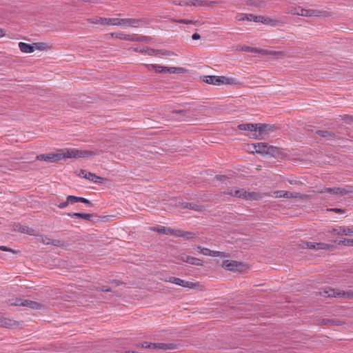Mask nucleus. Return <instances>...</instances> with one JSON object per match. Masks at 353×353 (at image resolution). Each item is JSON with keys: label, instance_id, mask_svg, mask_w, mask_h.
Returning a JSON list of instances; mask_svg holds the SVG:
<instances>
[{"label": "nucleus", "instance_id": "f257e3e1", "mask_svg": "<svg viewBox=\"0 0 353 353\" xmlns=\"http://www.w3.org/2000/svg\"><path fill=\"white\" fill-rule=\"evenodd\" d=\"M62 159L66 158H83L88 159L94 157L97 154V152L92 150H79L77 148H70L62 150Z\"/></svg>", "mask_w": 353, "mask_h": 353}, {"label": "nucleus", "instance_id": "f03ea898", "mask_svg": "<svg viewBox=\"0 0 353 353\" xmlns=\"http://www.w3.org/2000/svg\"><path fill=\"white\" fill-rule=\"evenodd\" d=\"M161 280H163L165 282L172 283H174V284L184 287V288H190V289L199 288L201 290H203L204 289L203 286L202 285H201L199 282L193 283V282L185 281V280H183V279H181L179 278L174 277V276H170L166 279H161Z\"/></svg>", "mask_w": 353, "mask_h": 353}, {"label": "nucleus", "instance_id": "7ed1b4c3", "mask_svg": "<svg viewBox=\"0 0 353 353\" xmlns=\"http://www.w3.org/2000/svg\"><path fill=\"white\" fill-rule=\"evenodd\" d=\"M316 294H319L324 297L345 298L350 296V292H345L344 291H341L339 290H334L332 288H325L323 290L316 292Z\"/></svg>", "mask_w": 353, "mask_h": 353}, {"label": "nucleus", "instance_id": "20e7f679", "mask_svg": "<svg viewBox=\"0 0 353 353\" xmlns=\"http://www.w3.org/2000/svg\"><path fill=\"white\" fill-rule=\"evenodd\" d=\"M319 193H330L331 195L334 196H342L346 195L350 192H352V190L350 188H339V187H334V188H325L321 190H318Z\"/></svg>", "mask_w": 353, "mask_h": 353}, {"label": "nucleus", "instance_id": "39448f33", "mask_svg": "<svg viewBox=\"0 0 353 353\" xmlns=\"http://www.w3.org/2000/svg\"><path fill=\"white\" fill-rule=\"evenodd\" d=\"M259 123H244V136L250 139H260Z\"/></svg>", "mask_w": 353, "mask_h": 353}, {"label": "nucleus", "instance_id": "423d86ee", "mask_svg": "<svg viewBox=\"0 0 353 353\" xmlns=\"http://www.w3.org/2000/svg\"><path fill=\"white\" fill-rule=\"evenodd\" d=\"M278 148L272 145H268L265 143H256L255 152L262 155L270 154L274 156L276 153Z\"/></svg>", "mask_w": 353, "mask_h": 353}, {"label": "nucleus", "instance_id": "0eeeda50", "mask_svg": "<svg viewBox=\"0 0 353 353\" xmlns=\"http://www.w3.org/2000/svg\"><path fill=\"white\" fill-rule=\"evenodd\" d=\"M203 81L208 84L220 85L230 83V79L223 76H205Z\"/></svg>", "mask_w": 353, "mask_h": 353}, {"label": "nucleus", "instance_id": "6e6552de", "mask_svg": "<svg viewBox=\"0 0 353 353\" xmlns=\"http://www.w3.org/2000/svg\"><path fill=\"white\" fill-rule=\"evenodd\" d=\"M301 16L311 17H328L330 16V12L327 10H318V9H304L301 11Z\"/></svg>", "mask_w": 353, "mask_h": 353}, {"label": "nucleus", "instance_id": "1a4fd4ad", "mask_svg": "<svg viewBox=\"0 0 353 353\" xmlns=\"http://www.w3.org/2000/svg\"><path fill=\"white\" fill-rule=\"evenodd\" d=\"M36 159L48 163L57 162L62 159V154L61 152H58L39 154L37 156Z\"/></svg>", "mask_w": 353, "mask_h": 353}, {"label": "nucleus", "instance_id": "9d476101", "mask_svg": "<svg viewBox=\"0 0 353 353\" xmlns=\"http://www.w3.org/2000/svg\"><path fill=\"white\" fill-rule=\"evenodd\" d=\"M330 233L336 235L353 236V225L339 226L329 231Z\"/></svg>", "mask_w": 353, "mask_h": 353}, {"label": "nucleus", "instance_id": "9b49d317", "mask_svg": "<svg viewBox=\"0 0 353 353\" xmlns=\"http://www.w3.org/2000/svg\"><path fill=\"white\" fill-rule=\"evenodd\" d=\"M88 21L94 24H101L103 26H116L117 18H103L97 17L95 19H89Z\"/></svg>", "mask_w": 353, "mask_h": 353}, {"label": "nucleus", "instance_id": "f8f14e48", "mask_svg": "<svg viewBox=\"0 0 353 353\" xmlns=\"http://www.w3.org/2000/svg\"><path fill=\"white\" fill-rule=\"evenodd\" d=\"M223 268L229 271H240L243 265L240 262H237L236 261H229L225 260L223 262L222 265Z\"/></svg>", "mask_w": 353, "mask_h": 353}, {"label": "nucleus", "instance_id": "ddd939ff", "mask_svg": "<svg viewBox=\"0 0 353 353\" xmlns=\"http://www.w3.org/2000/svg\"><path fill=\"white\" fill-rule=\"evenodd\" d=\"M182 347L180 343H157V349L165 351H172L178 350Z\"/></svg>", "mask_w": 353, "mask_h": 353}, {"label": "nucleus", "instance_id": "4468645a", "mask_svg": "<svg viewBox=\"0 0 353 353\" xmlns=\"http://www.w3.org/2000/svg\"><path fill=\"white\" fill-rule=\"evenodd\" d=\"M139 19H119L117 18V21L116 22V26H130V27H137L140 23Z\"/></svg>", "mask_w": 353, "mask_h": 353}, {"label": "nucleus", "instance_id": "2eb2a0df", "mask_svg": "<svg viewBox=\"0 0 353 353\" xmlns=\"http://www.w3.org/2000/svg\"><path fill=\"white\" fill-rule=\"evenodd\" d=\"M274 125L259 123L258 129L260 134V139L263 136L268 134L270 132L274 131Z\"/></svg>", "mask_w": 353, "mask_h": 353}, {"label": "nucleus", "instance_id": "dca6fc26", "mask_svg": "<svg viewBox=\"0 0 353 353\" xmlns=\"http://www.w3.org/2000/svg\"><path fill=\"white\" fill-rule=\"evenodd\" d=\"M14 230L21 233L28 234L30 235H36L35 230L26 225H21L20 224L15 225L14 226Z\"/></svg>", "mask_w": 353, "mask_h": 353}, {"label": "nucleus", "instance_id": "f3484780", "mask_svg": "<svg viewBox=\"0 0 353 353\" xmlns=\"http://www.w3.org/2000/svg\"><path fill=\"white\" fill-rule=\"evenodd\" d=\"M306 246H307V249L312 250H329L332 247V245L327 243L312 242H308Z\"/></svg>", "mask_w": 353, "mask_h": 353}, {"label": "nucleus", "instance_id": "a211bd4d", "mask_svg": "<svg viewBox=\"0 0 353 353\" xmlns=\"http://www.w3.org/2000/svg\"><path fill=\"white\" fill-rule=\"evenodd\" d=\"M255 19L258 20L261 23H263L266 25H270L272 26H276L280 23L279 20L263 16H259V17H255Z\"/></svg>", "mask_w": 353, "mask_h": 353}, {"label": "nucleus", "instance_id": "6ab92c4d", "mask_svg": "<svg viewBox=\"0 0 353 353\" xmlns=\"http://www.w3.org/2000/svg\"><path fill=\"white\" fill-rule=\"evenodd\" d=\"M345 322L342 320L339 319H321L319 320V324L321 325H343Z\"/></svg>", "mask_w": 353, "mask_h": 353}, {"label": "nucleus", "instance_id": "aec40b11", "mask_svg": "<svg viewBox=\"0 0 353 353\" xmlns=\"http://www.w3.org/2000/svg\"><path fill=\"white\" fill-rule=\"evenodd\" d=\"M284 198H294V199H299L302 200L307 199L310 197L309 195L303 194L299 192H285L283 194Z\"/></svg>", "mask_w": 353, "mask_h": 353}, {"label": "nucleus", "instance_id": "412c9836", "mask_svg": "<svg viewBox=\"0 0 353 353\" xmlns=\"http://www.w3.org/2000/svg\"><path fill=\"white\" fill-rule=\"evenodd\" d=\"M82 177L97 183H102L105 180L104 178L97 176L95 174L90 172L88 174H85V175H82Z\"/></svg>", "mask_w": 353, "mask_h": 353}, {"label": "nucleus", "instance_id": "4be33fe9", "mask_svg": "<svg viewBox=\"0 0 353 353\" xmlns=\"http://www.w3.org/2000/svg\"><path fill=\"white\" fill-rule=\"evenodd\" d=\"M315 133L322 137L326 138L327 140H333L337 138L335 133L327 130H317Z\"/></svg>", "mask_w": 353, "mask_h": 353}, {"label": "nucleus", "instance_id": "5701e85b", "mask_svg": "<svg viewBox=\"0 0 353 353\" xmlns=\"http://www.w3.org/2000/svg\"><path fill=\"white\" fill-rule=\"evenodd\" d=\"M19 47L20 50L23 53H32L34 51V46L26 43L20 42L19 43Z\"/></svg>", "mask_w": 353, "mask_h": 353}, {"label": "nucleus", "instance_id": "b1692460", "mask_svg": "<svg viewBox=\"0 0 353 353\" xmlns=\"http://www.w3.org/2000/svg\"><path fill=\"white\" fill-rule=\"evenodd\" d=\"M181 208L183 209L188 208V209H191L194 211H201L203 209V206L197 205L196 203H193L183 202V203H181Z\"/></svg>", "mask_w": 353, "mask_h": 353}, {"label": "nucleus", "instance_id": "393cba45", "mask_svg": "<svg viewBox=\"0 0 353 353\" xmlns=\"http://www.w3.org/2000/svg\"><path fill=\"white\" fill-rule=\"evenodd\" d=\"M23 307H27L33 310H40L43 307V305L38 302L24 299Z\"/></svg>", "mask_w": 353, "mask_h": 353}, {"label": "nucleus", "instance_id": "a878e982", "mask_svg": "<svg viewBox=\"0 0 353 353\" xmlns=\"http://www.w3.org/2000/svg\"><path fill=\"white\" fill-rule=\"evenodd\" d=\"M261 55H270L279 58L283 57L284 56V52L281 51H274L261 49Z\"/></svg>", "mask_w": 353, "mask_h": 353}, {"label": "nucleus", "instance_id": "bb28decb", "mask_svg": "<svg viewBox=\"0 0 353 353\" xmlns=\"http://www.w3.org/2000/svg\"><path fill=\"white\" fill-rule=\"evenodd\" d=\"M111 36H112V37H114V38H117L119 39L125 40V41H132V40L134 39L132 37V34H123V33L114 32V33L111 34Z\"/></svg>", "mask_w": 353, "mask_h": 353}, {"label": "nucleus", "instance_id": "cd10ccee", "mask_svg": "<svg viewBox=\"0 0 353 353\" xmlns=\"http://www.w3.org/2000/svg\"><path fill=\"white\" fill-rule=\"evenodd\" d=\"M68 215L72 218H81L85 220H90L92 217V214H85V213H68Z\"/></svg>", "mask_w": 353, "mask_h": 353}, {"label": "nucleus", "instance_id": "c85d7f7f", "mask_svg": "<svg viewBox=\"0 0 353 353\" xmlns=\"http://www.w3.org/2000/svg\"><path fill=\"white\" fill-rule=\"evenodd\" d=\"M14 322L10 319L0 316V326L10 327L14 325Z\"/></svg>", "mask_w": 353, "mask_h": 353}, {"label": "nucleus", "instance_id": "c756f323", "mask_svg": "<svg viewBox=\"0 0 353 353\" xmlns=\"http://www.w3.org/2000/svg\"><path fill=\"white\" fill-rule=\"evenodd\" d=\"M152 230L154 231L158 232L159 233H161V234L171 235L172 229L170 228H166L164 226H159L157 228H152Z\"/></svg>", "mask_w": 353, "mask_h": 353}, {"label": "nucleus", "instance_id": "7c9ffc66", "mask_svg": "<svg viewBox=\"0 0 353 353\" xmlns=\"http://www.w3.org/2000/svg\"><path fill=\"white\" fill-rule=\"evenodd\" d=\"M188 263H190L193 265H197V266H202L203 265V263L201 259L191 256H189Z\"/></svg>", "mask_w": 353, "mask_h": 353}, {"label": "nucleus", "instance_id": "2f4dec72", "mask_svg": "<svg viewBox=\"0 0 353 353\" xmlns=\"http://www.w3.org/2000/svg\"><path fill=\"white\" fill-rule=\"evenodd\" d=\"M208 3L205 1L203 0H189L188 2L186 3V5H191L194 6H205Z\"/></svg>", "mask_w": 353, "mask_h": 353}, {"label": "nucleus", "instance_id": "473e14b6", "mask_svg": "<svg viewBox=\"0 0 353 353\" xmlns=\"http://www.w3.org/2000/svg\"><path fill=\"white\" fill-rule=\"evenodd\" d=\"M243 196H244V199H246V200H248V199L257 200L260 198L259 195L255 192L250 193V192H244Z\"/></svg>", "mask_w": 353, "mask_h": 353}, {"label": "nucleus", "instance_id": "72a5a7b5", "mask_svg": "<svg viewBox=\"0 0 353 353\" xmlns=\"http://www.w3.org/2000/svg\"><path fill=\"white\" fill-rule=\"evenodd\" d=\"M185 71V69L180 67H169L168 72L170 74H179Z\"/></svg>", "mask_w": 353, "mask_h": 353}, {"label": "nucleus", "instance_id": "f704fd0d", "mask_svg": "<svg viewBox=\"0 0 353 353\" xmlns=\"http://www.w3.org/2000/svg\"><path fill=\"white\" fill-rule=\"evenodd\" d=\"M225 194H229L233 196L241 197L242 193L239 190H228L223 192Z\"/></svg>", "mask_w": 353, "mask_h": 353}, {"label": "nucleus", "instance_id": "c9c22d12", "mask_svg": "<svg viewBox=\"0 0 353 353\" xmlns=\"http://www.w3.org/2000/svg\"><path fill=\"white\" fill-rule=\"evenodd\" d=\"M8 301L10 305L23 307L24 305V299H10Z\"/></svg>", "mask_w": 353, "mask_h": 353}, {"label": "nucleus", "instance_id": "e433bc0d", "mask_svg": "<svg viewBox=\"0 0 353 353\" xmlns=\"http://www.w3.org/2000/svg\"><path fill=\"white\" fill-rule=\"evenodd\" d=\"M245 4L251 7H261L263 5V3L256 0H246Z\"/></svg>", "mask_w": 353, "mask_h": 353}, {"label": "nucleus", "instance_id": "4c0bfd02", "mask_svg": "<svg viewBox=\"0 0 353 353\" xmlns=\"http://www.w3.org/2000/svg\"><path fill=\"white\" fill-rule=\"evenodd\" d=\"M211 256H219V257H221V258H227V257L230 256L229 254L227 253V252H219V251H214V250H212Z\"/></svg>", "mask_w": 353, "mask_h": 353}, {"label": "nucleus", "instance_id": "58836bf2", "mask_svg": "<svg viewBox=\"0 0 353 353\" xmlns=\"http://www.w3.org/2000/svg\"><path fill=\"white\" fill-rule=\"evenodd\" d=\"M244 52H248L250 53H258L261 54V49L244 46Z\"/></svg>", "mask_w": 353, "mask_h": 353}, {"label": "nucleus", "instance_id": "ea45409f", "mask_svg": "<svg viewBox=\"0 0 353 353\" xmlns=\"http://www.w3.org/2000/svg\"><path fill=\"white\" fill-rule=\"evenodd\" d=\"M303 10V8L299 6V7H296V8H291L289 11H288V13H290L292 14H294V15H299V16H301V11Z\"/></svg>", "mask_w": 353, "mask_h": 353}, {"label": "nucleus", "instance_id": "a19ab883", "mask_svg": "<svg viewBox=\"0 0 353 353\" xmlns=\"http://www.w3.org/2000/svg\"><path fill=\"white\" fill-rule=\"evenodd\" d=\"M196 236V234L192 232L183 231L182 236L185 239H191Z\"/></svg>", "mask_w": 353, "mask_h": 353}, {"label": "nucleus", "instance_id": "79ce46f5", "mask_svg": "<svg viewBox=\"0 0 353 353\" xmlns=\"http://www.w3.org/2000/svg\"><path fill=\"white\" fill-rule=\"evenodd\" d=\"M132 37L135 39L132 40V41H141V42H146L148 41V37L145 36H137L136 34H132Z\"/></svg>", "mask_w": 353, "mask_h": 353}, {"label": "nucleus", "instance_id": "37998d69", "mask_svg": "<svg viewBox=\"0 0 353 353\" xmlns=\"http://www.w3.org/2000/svg\"><path fill=\"white\" fill-rule=\"evenodd\" d=\"M33 46H34V49H37L39 50H44L47 48V44L43 42L34 43Z\"/></svg>", "mask_w": 353, "mask_h": 353}, {"label": "nucleus", "instance_id": "c03bdc74", "mask_svg": "<svg viewBox=\"0 0 353 353\" xmlns=\"http://www.w3.org/2000/svg\"><path fill=\"white\" fill-rule=\"evenodd\" d=\"M142 347L148 348V349H157V343H148L144 342L141 344Z\"/></svg>", "mask_w": 353, "mask_h": 353}, {"label": "nucleus", "instance_id": "a18cd8bd", "mask_svg": "<svg viewBox=\"0 0 353 353\" xmlns=\"http://www.w3.org/2000/svg\"><path fill=\"white\" fill-rule=\"evenodd\" d=\"M139 52L145 53V54H148L150 56L157 55L155 50H154L152 48H148L145 50H140Z\"/></svg>", "mask_w": 353, "mask_h": 353}, {"label": "nucleus", "instance_id": "49530a36", "mask_svg": "<svg viewBox=\"0 0 353 353\" xmlns=\"http://www.w3.org/2000/svg\"><path fill=\"white\" fill-rule=\"evenodd\" d=\"M256 149V144H247L244 146V150L250 153H254Z\"/></svg>", "mask_w": 353, "mask_h": 353}, {"label": "nucleus", "instance_id": "de8ad7c7", "mask_svg": "<svg viewBox=\"0 0 353 353\" xmlns=\"http://www.w3.org/2000/svg\"><path fill=\"white\" fill-rule=\"evenodd\" d=\"M339 245L343 244L347 246H353V239H344L339 243Z\"/></svg>", "mask_w": 353, "mask_h": 353}, {"label": "nucleus", "instance_id": "09e8293b", "mask_svg": "<svg viewBox=\"0 0 353 353\" xmlns=\"http://www.w3.org/2000/svg\"><path fill=\"white\" fill-rule=\"evenodd\" d=\"M178 23H185V24H194L196 25L199 23L198 21H193V20H188V19H179L176 20Z\"/></svg>", "mask_w": 353, "mask_h": 353}, {"label": "nucleus", "instance_id": "8fccbe9b", "mask_svg": "<svg viewBox=\"0 0 353 353\" xmlns=\"http://www.w3.org/2000/svg\"><path fill=\"white\" fill-rule=\"evenodd\" d=\"M51 245L57 247H65L66 245L64 242L57 239L52 240Z\"/></svg>", "mask_w": 353, "mask_h": 353}, {"label": "nucleus", "instance_id": "3c124183", "mask_svg": "<svg viewBox=\"0 0 353 353\" xmlns=\"http://www.w3.org/2000/svg\"><path fill=\"white\" fill-rule=\"evenodd\" d=\"M255 17H259V16H255V15H253V14H244V20L246 19L249 21H255V22H259L258 20L255 19Z\"/></svg>", "mask_w": 353, "mask_h": 353}, {"label": "nucleus", "instance_id": "603ef678", "mask_svg": "<svg viewBox=\"0 0 353 353\" xmlns=\"http://www.w3.org/2000/svg\"><path fill=\"white\" fill-rule=\"evenodd\" d=\"M342 120L344 122H345L346 123L350 124V123H353V116L345 114V115L343 116Z\"/></svg>", "mask_w": 353, "mask_h": 353}, {"label": "nucleus", "instance_id": "864d4df0", "mask_svg": "<svg viewBox=\"0 0 353 353\" xmlns=\"http://www.w3.org/2000/svg\"><path fill=\"white\" fill-rule=\"evenodd\" d=\"M145 66L149 70H154L157 72H158V70L160 68V65L156 64H145Z\"/></svg>", "mask_w": 353, "mask_h": 353}, {"label": "nucleus", "instance_id": "5fc2aeb1", "mask_svg": "<svg viewBox=\"0 0 353 353\" xmlns=\"http://www.w3.org/2000/svg\"><path fill=\"white\" fill-rule=\"evenodd\" d=\"M66 200H67L68 203H76V202H78L79 196L69 195V196H67Z\"/></svg>", "mask_w": 353, "mask_h": 353}, {"label": "nucleus", "instance_id": "6e6d98bb", "mask_svg": "<svg viewBox=\"0 0 353 353\" xmlns=\"http://www.w3.org/2000/svg\"><path fill=\"white\" fill-rule=\"evenodd\" d=\"M182 234H183V230L172 229V231H171L172 236L181 237Z\"/></svg>", "mask_w": 353, "mask_h": 353}, {"label": "nucleus", "instance_id": "4d7b16f0", "mask_svg": "<svg viewBox=\"0 0 353 353\" xmlns=\"http://www.w3.org/2000/svg\"><path fill=\"white\" fill-rule=\"evenodd\" d=\"M190 256L185 255V254H181L176 256V259L178 260H180L183 262L188 263V259Z\"/></svg>", "mask_w": 353, "mask_h": 353}, {"label": "nucleus", "instance_id": "13d9d810", "mask_svg": "<svg viewBox=\"0 0 353 353\" xmlns=\"http://www.w3.org/2000/svg\"><path fill=\"white\" fill-rule=\"evenodd\" d=\"M0 250H2V251L10 252H12L14 254H17L18 253V251L12 250L11 248H8V247L4 246V245L0 246Z\"/></svg>", "mask_w": 353, "mask_h": 353}, {"label": "nucleus", "instance_id": "bf43d9fd", "mask_svg": "<svg viewBox=\"0 0 353 353\" xmlns=\"http://www.w3.org/2000/svg\"><path fill=\"white\" fill-rule=\"evenodd\" d=\"M96 290L102 292H112L111 288L108 286H101L100 288H96Z\"/></svg>", "mask_w": 353, "mask_h": 353}, {"label": "nucleus", "instance_id": "052dcab7", "mask_svg": "<svg viewBox=\"0 0 353 353\" xmlns=\"http://www.w3.org/2000/svg\"><path fill=\"white\" fill-rule=\"evenodd\" d=\"M285 192V191H283V190H276V191H274V197H275V198H281V197H283V194Z\"/></svg>", "mask_w": 353, "mask_h": 353}, {"label": "nucleus", "instance_id": "680f3d73", "mask_svg": "<svg viewBox=\"0 0 353 353\" xmlns=\"http://www.w3.org/2000/svg\"><path fill=\"white\" fill-rule=\"evenodd\" d=\"M78 202H81V203L88 204L90 206H92V203L89 200H88L87 199L83 198V197H79Z\"/></svg>", "mask_w": 353, "mask_h": 353}, {"label": "nucleus", "instance_id": "e2e57ef3", "mask_svg": "<svg viewBox=\"0 0 353 353\" xmlns=\"http://www.w3.org/2000/svg\"><path fill=\"white\" fill-rule=\"evenodd\" d=\"M41 242L46 245H50L51 242H52V239H50V238H48V237H42Z\"/></svg>", "mask_w": 353, "mask_h": 353}, {"label": "nucleus", "instance_id": "0e129e2a", "mask_svg": "<svg viewBox=\"0 0 353 353\" xmlns=\"http://www.w3.org/2000/svg\"><path fill=\"white\" fill-rule=\"evenodd\" d=\"M168 69H169V67L160 65V68L159 69L158 72L159 73H168Z\"/></svg>", "mask_w": 353, "mask_h": 353}, {"label": "nucleus", "instance_id": "69168bd1", "mask_svg": "<svg viewBox=\"0 0 353 353\" xmlns=\"http://www.w3.org/2000/svg\"><path fill=\"white\" fill-rule=\"evenodd\" d=\"M187 112V110H173L172 112V114H181V115H185Z\"/></svg>", "mask_w": 353, "mask_h": 353}, {"label": "nucleus", "instance_id": "338daca9", "mask_svg": "<svg viewBox=\"0 0 353 353\" xmlns=\"http://www.w3.org/2000/svg\"><path fill=\"white\" fill-rule=\"evenodd\" d=\"M204 255H209V256H211V253H212V250H210V249L208 248H204L203 249H202V252H201Z\"/></svg>", "mask_w": 353, "mask_h": 353}, {"label": "nucleus", "instance_id": "774afa93", "mask_svg": "<svg viewBox=\"0 0 353 353\" xmlns=\"http://www.w3.org/2000/svg\"><path fill=\"white\" fill-rule=\"evenodd\" d=\"M68 204H69V203H68V201H65V202H62V203H61L58 205V207H59V208H61V209H63V208H66V207L68 205Z\"/></svg>", "mask_w": 353, "mask_h": 353}]
</instances>
